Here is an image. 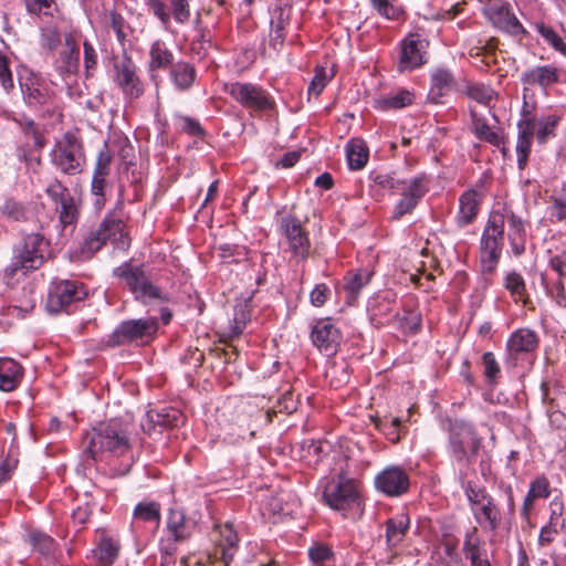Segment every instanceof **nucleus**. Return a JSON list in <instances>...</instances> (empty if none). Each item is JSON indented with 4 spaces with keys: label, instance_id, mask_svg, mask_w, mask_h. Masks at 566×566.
Returning a JSON list of instances; mask_svg holds the SVG:
<instances>
[{
    "label": "nucleus",
    "instance_id": "obj_1",
    "mask_svg": "<svg viewBox=\"0 0 566 566\" xmlns=\"http://www.w3.org/2000/svg\"><path fill=\"white\" fill-rule=\"evenodd\" d=\"M509 223V240L514 255L525 250V228L523 220L512 211L491 212L481 239V263L483 271L492 272L500 260L504 239V226Z\"/></svg>",
    "mask_w": 566,
    "mask_h": 566
},
{
    "label": "nucleus",
    "instance_id": "obj_2",
    "mask_svg": "<svg viewBox=\"0 0 566 566\" xmlns=\"http://www.w3.org/2000/svg\"><path fill=\"white\" fill-rule=\"evenodd\" d=\"M85 453L93 460L118 458L130 449V438L125 426L116 420L99 423L84 438Z\"/></svg>",
    "mask_w": 566,
    "mask_h": 566
},
{
    "label": "nucleus",
    "instance_id": "obj_3",
    "mask_svg": "<svg viewBox=\"0 0 566 566\" xmlns=\"http://www.w3.org/2000/svg\"><path fill=\"white\" fill-rule=\"evenodd\" d=\"M124 222L114 216H107L99 226L91 230L85 237L81 252L88 258L111 242L117 249H126L129 245V238L124 231Z\"/></svg>",
    "mask_w": 566,
    "mask_h": 566
},
{
    "label": "nucleus",
    "instance_id": "obj_4",
    "mask_svg": "<svg viewBox=\"0 0 566 566\" xmlns=\"http://www.w3.org/2000/svg\"><path fill=\"white\" fill-rule=\"evenodd\" d=\"M48 245V241L40 233L25 235L12 262L7 266L6 275L13 277L19 272L24 275L28 271L39 269L43 264Z\"/></svg>",
    "mask_w": 566,
    "mask_h": 566
},
{
    "label": "nucleus",
    "instance_id": "obj_5",
    "mask_svg": "<svg viewBox=\"0 0 566 566\" xmlns=\"http://www.w3.org/2000/svg\"><path fill=\"white\" fill-rule=\"evenodd\" d=\"M465 494L478 524L484 530L496 531L501 524V512L494 499L483 488L469 483Z\"/></svg>",
    "mask_w": 566,
    "mask_h": 566
},
{
    "label": "nucleus",
    "instance_id": "obj_6",
    "mask_svg": "<svg viewBox=\"0 0 566 566\" xmlns=\"http://www.w3.org/2000/svg\"><path fill=\"white\" fill-rule=\"evenodd\" d=\"M226 92L241 106L254 112H265L274 107L272 95L253 83L234 82L226 85Z\"/></svg>",
    "mask_w": 566,
    "mask_h": 566
},
{
    "label": "nucleus",
    "instance_id": "obj_7",
    "mask_svg": "<svg viewBox=\"0 0 566 566\" xmlns=\"http://www.w3.org/2000/svg\"><path fill=\"white\" fill-rule=\"evenodd\" d=\"M114 273L124 281L136 300L143 303H149L165 298L163 291L148 281L145 272L140 268H134L125 263L115 269Z\"/></svg>",
    "mask_w": 566,
    "mask_h": 566
},
{
    "label": "nucleus",
    "instance_id": "obj_8",
    "mask_svg": "<svg viewBox=\"0 0 566 566\" xmlns=\"http://www.w3.org/2000/svg\"><path fill=\"white\" fill-rule=\"evenodd\" d=\"M52 160L64 174L81 172L85 161L81 142L74 135L65 134L53 149Z\"/></svg>",
    "mask_w": 566,
    "mask_h": 566
},
{
    "label": "nucleus",
    "instance_id": "obj_9",
    "mask_svg": "<svg viewBox=\"0 0 566 566\" xmlns=\"http://www.w3.org/2000/svg\"><path fill=\"white\" fill-rule=\"evenodd\" d=\"M323 500L333 510H348L358 501L357 485L353 479L339 475L325 484Z\"/></svg>",
    "mask_w": 566,
    "mask_h": 566
},
{
    "label": "nucleus",
    "instance_id": "obj_10",
    "mask_svg": "<svg viewBox=\"0 0 566 566\" xmlns=\"http://www.w3.org/2000/svg\"><path fill=\"white\" fill-rule=\"evenodd\" d=\"M157 327V319L155 317L127 319L114 329L109 337V343L113 346H118L133 342H145L155 335Z\"/></svg>",
    "mask_w": 566,
    "mask_h": 566
},
{
    "label": "nucleus",
    "instance_id": "obj_11",
    "mask_svg": "<svg viewBox=\"0 0 566 566\" xmlns=\"http://www.w3.org/2000/svg\"><path fill=\"white\" fill-rule=\"evenodd\" d=\"M86 295L84 286L76 281H59L52 283L46 307L50 313H59L72 303L82 301Z\"/></svg>",
    "mask_w": 566,
    "mask_h": 566
},
{
    "label": "nucleus",
    "instance_id": "obj_12",
    "mask_svg": "<svg viewBox=\"0 0 566 566\" xmlns=\"http://www.w3.org/2000/svg\"><path fill=\"white\" fill-rule=\"evenodd\" d=\"M45 191L51 200L56 205L61 224L63 227L74 224L78 217V205L71 196L70 190L59 180H53L48 185Z\"/></svg>",
    "mask_w": 566,
    "mask_h": 566
},
{
    "label": "nucleus",
    "instance_id": "obj_13",
    "mask_svg": "<svg viewBox=\"0 0 566 566\" xmlns=\"http://www.w3.org/2000/svg\"><path fill=\"white\" fill-rule=\"evenodd\" d=\"M400 46L399 72L412 71L426 63L428 42L420 34H409Z\"/></svg>",
    "mask_w": 566,
    "mask_h": 566
},
{
    "label": "nucleus",
    "instance_id": "obj_14",
    "mask_svg": "<svg viewBox=\"0 0 566 566\" xmlns=\"http://www.w3.org/2000/svg\"><path fill=\"white\" fill-rule=\"evenodd\" d=\"M375 486L388 496H400L409 490V475L401 467L389 465L376 475Z\"/></svg>",
    "mask_w": 566,
    "mask_h": 566
},
{
    "label": "nucleus",
    "instance_id": "obj_15",
    "mask_svg": "<svg viewBox=\"0 0 566 566\" xmlns=\"http://www.w3.org/2000/svg\"><path fill=\"white\" fill-rule=\"evenodd\" d=\"M280 229L284 234L293 255L300 259L307 258L310 253V240L301 221L293 216H285L280 220Z\"/></svg>",
    "mask_w": 566,
    "mask_h": 566
},
{
    "label": "nucleus",
    "instance_id": "obj_16",
    "mask_svg": "<svg viewBox=\"0 0 566 566\" xmlns=\"http://www.w3.org/2000/svg\"><path fill=\"white\" fill-rule=\"evenodd\" d=\"M488 14L490 21L495 28L518 41L528 35V32L518 21L509 3L490 7Z\"/></svg>",
    "mask_w": 566,
    "mask_h": 566
},
{
    "label": "nucleus",
    "instance_id": "obj_17",
    "mask_svg": "<svg viewBox=\"0 0 566 566\" xmlns=\"http://www.w3.org/2000/svg\"><path fill=\"white\" fill-rule=\"evenodd\" d=\"M397 190L401 192V199L395 206L394 218L400 219L416 208L427 192V187L422 177H416L402 182Z\"/></svg>",
    "mask_w": 566,
    "mask_h": 566
},
{
    "label": "nucleus",
    "instance_id": "obj_18",
    "mask_svg": "<svg viewBox=\"0 0 566 566\" xmlns=\"http://www.w3.org/2000/svg\"><path fill=\"white\" fill-rule=\"evenodd\" d=\"M219 539L213 554L208 556L210 566H229L238 546V536L231 524L219 527Z\"/></svg>",
    "mask_w": 566,
    "mask_h": 566
},
{
    "label": "nucleus",
    "instance_id": "obj_19",
    "mask_svg": "<svg viewBox=\"0 0 566 566\" xmlns=\"http://www.w3.org/2000/svg\"><path fill=\"white\" fill-rule=\"evenodd\" d=\"M311 338L319 352L332 356L337 352L340 332L331 319H321L313 326Z\"/></svg>",
    "mask_w": 566,
    "mask_h": 566
},
{
    "label": "nucleus",
    "instance_id": "obj_20",
    "mask_svg": "<svg viewBox=\"0 0 566 566\" xmlns=\"http://www.w3.org/2000/svg\"><path fill=\"white\" fill-rule=\"evenodd\" d=\"M479 448V439L473 429L467 423H454L450 432V452L454 459L462 461L467 458L468 451Z\"/></svg>",
    "mask_w": 566,
    "mask_h": 566
},
{
    "label": "nucleus",
    "instance_id": "obj_21",
    "mask_svg": "<svg viewBox=\"0 0 566 566\" xmlns=\"http://www.w3.org/2000/svg\"><path fill=\"white\" fill-rule=\"evenodd\" d=\"M115 82L129 98H138L144 93L136 66L129 59L115 64Z\"/></svg>",
    "mask_w": 566,
    "mask_h": 566
},
{
    "label": "nucleus",
    "instance_id": "obj_22",
    "mask_svg": "<svg viewBox=\"0 0 566 566\" xmlns=\"http://www.w3.org/2000/svg\"><path fill=\"white\" fill-rule=\"evenodd\" d=\"M24 99L29 105L46 104L52 97V91L40 76L31 73L21 82Z\"/></svg>",
    "mask_w": 566,
    "mask_h": 566
},
{
    "label": "nucleus",
    "instance_id": "obj_23",
    "mask_svg": "<svg viewBox=\"0 0 566 566\" xmlns=\"http://www.w3.org/2000/svg\"><path fill=\"white\" fill-rule=\"evenodd\" d=\"M536 123L534 117H526L517 123L516 154L520 169H524L531 153L532 138L534 136Z\"/></svg>",
    "mask_w": 566,
    "mask_h": 566
},
{
    "label": "nucleus",
    "instance_id": "obj_24",
    "mask_svg": "<svg viewBox=\"0 0 566 566\" xmlns=\"http://www.w3.org/2000/svg\"><path fill=\"white\" fill-rule=\"evenodd\" d=\"M483 198L482 191L472 188L464 191L459 199V212L457 224L461 228L469 226L475 219L480 202Z\"/></svg>",
    "mask_w": 566,
    "mask_h": 566
},
{
    "label": "nucleus",
    "instance_id": "obj_25",
    "mask_svg": "<svg viewBox=\"0 0 566 566\" xmlns=\"http://www.w3.org/2000/svg\"><path fill=\"white\" fill-rule=\"evenodd\" d=\"M182 421L184 417L178 410H149L142 421V429L151 434L156 427H177Z\"/></svg>",
    "mask_w": 566,
    "mask_h": 566
},
{
    "label": "nucleus",
    "instance_id": "obj_26",
    "mask_svg": "<svg viewBox=\"0 0 566 566\" xmlns=\"http://www.w3.org/2000/svg\"><path fill=\"white\" fill-rule=\"evenodd\" d=\"M60 74L75 73L80 64V51L72 33L64 36V48L55 62Z\"/></svg>",
    "mask_w": 566,
    "mask_h": 566
},
{
    "label": "nucleus",
    "instance_id": "obj_27",
    "mask_svg": "<svg viewBox=\"0 0 566 566\" xmlns=\"http://www.w3.org/2000/svg\"><path fill=\"white\" fill-rule=\"evenodd\" d=\"M410 526L409 515L400 512L386 522V545L389 549L396 548L406 537Z\"/></svg>",
    "mask_w": 566,
    "mask_h": 566
},
{
    "label": "nucleus",
    "instance_id": "obj_28",
    "mask_svg": "<svg viewBox=\"0 0 566 566\" xmlns=\"http://www.w3.org/2000/svg\"><path fill=\"white\" fill-rule=\"evenodd\" d=\"M195 530V524L190 522L180 510H170L167 518L166 531L175 541L188 539Z\"/></svg>",
    "mask_w": 566,
    "mask_h": 566
},
{
    "label": "nucleus",
    "instance_id": "obj_29",
    "mask_svg": "<svg viewBox=\"0 0 566 566\" xmlns=\"http://www.w3.org/2000/svg\"><path fill=\"white\" fill-rule=\"evenodd\" d=\"M23 377L22 366L14 359L0 358V390L12 391L21 382Z\"/></svg>",
    "mask_w": 566,
    "mask_h": 566
},
{
    "label": "nucleus",
    "instance_id": "obj_30",
    "mask_svg": "<svg viewBox=\"0 0 566 566\" xmlns=\"http://www.w3.org/2000/svg\"><path fill=\"white\" fill-rule=\"evenodd\" d=\"M459 90L455 77L444 67H438L431 73V97L437 101L451 92Z\"/></svg>",
    "mask_w": 566,
    "mask_h": 566
},
{
    "label": "nucleus",
    "instance_id": "obj_31",
    "mask_svg": "<svg viewBox=\"0 0 566 566\" xmlns=\"http://www.w3.org/2000/svg\"><path fill=\"white\" fill-rule=\"evenodd\" d=\"M551 494L549 482L545 476H537L530 484V489L524 499L521 515L524 520L530 518L531 510L533 509L534 502L538 499H546Z\"/></svg>",
    "mask_w": 566,
    "mask_h": 566
},
{
    "label": "nucleus",
    "instance_id": "obj_32",
    "mask_svg": "<svg viewBox=\"0 0 566 566\" xmlns=\"http://www.w3.org/2000/svg\"><path fill=\"white\" fill-rule=\"evenodd\" d=\"M174 53L163 40L153 42L149 49L148 69L150 72L166 70L174 64Z\"/></svg>",
    "mask_w": 566,
    "mask_h": 566
},
{
    "label": "nucleus",
    "instance_id": "obj_33",
    "mask_svg": "<svg viewBox=\"0 0 566 566\" xmlns=\"http://www.w3.org/2000/svg\"><path fill=\"white\" fill-rule=\"evenodd\" d=\"M169 77L178 91H187L196 80V70L190 63L178 61L171 65Z\"/></svg>",
    "mask_w": 566,
    "mask_h": 566
},
{
    "label": "nucleus",
    "instance_id": "obj_34",
    "mask_svg": "<svg viewBox=\"0 0 566 566\" xmlns=\"http://www.w3.org/2000/svg\"><path fill=\"white\" fill-rule=\"evenodd\" d=\"M522 81L527 85L547 87L558 81V74L553 66L541 65L523 73Z\"/></svg>",
    "mask_w": 566,
    "mask_h": 566
},
{
    "label": "nucleus",
    "instance_id": "obj_35",
    "mask_svg": "<svg viewBox=\"0 0 566 566\" xmlns=\"http://www.w3.org/2000/svg\"><path fill=\"white\" fill-rule=\"evenodd\" d=\"M346 157L348 167L352 170H358L366 166L369 151L366 143L359 138L350 139L346 145Z\"/></svg>",
    "mask_w": 566,
    "mask_h": 566
},
{
    "label": "nucleus",
    "instance_id": "obj_36",
    "mask_svg": "<svg viewBox=\"0 0 566 566\" xmlns=\"http://www.w3.org/2000/svg\"><path fill=\"white\" fill-rule=\"evenodd\" d=\"M537 335L528 328H520L514 332L507 342V348L514 353H528L536 348Z\"/></svg>",
    "mask_w": 566,
    "mask_h": 566
},
{
    "label": "nucleus",
    "instance_id": "obj_37",
    "mask_svg": "<svg viewBox=\"0 0 566 566\" xmlns=\"http://www.w3.org/2000/svg\"><path fill=\"white\" fill-rule=\"evenodd\" d=\"M373 273L367 269H361L355 273H349L345 277L344 289L347 293V303L356 301L363 287L369 284Z\"/></svg>",
    "mask_w": 566,
    "mask_h": 566
},
{
    "label": "nucleus",
    "instance_id": "obj_38",
    "mask_svg": "<svg viewBox=\"0 0 566 566\" xmlns=\"http://www.w3.org/2000/svg\"><path fill=\"white\" fill-rule=\"evenodd\" d=\"M134 520L154 523L156 527L160 524V504L157 502H139L133 512Z\"/></svg>",
    "mask_w": 566,
    "mask_h": 566
},
{
    "label": "nucleus",
    "instance_id": "obj_39",
    "mask_svg": "<svg viewBox=\"0 0 566 566\" xmlns=\"http://www.w3.org/2000/svg\"><path fill=\"white\" fill-rule=\"evenodd\" d=\"M119 552V545L112 538H103L96 549L93 552L95 557L104 566H109L117 558Z\"/></svg>",
    "mask_w": 566,
    "mask_h": 566
},
{
    "label": "nucleus",
    "instance_id": "obj_40",
    "mask_svg": "<svg viewBox=\"0 0 566 566\" xmlns=\"http://www.w3.org/2000/svg\"><path fill=\"white\" fill-rule=\"evenodd\" d=\"M412 103V96L408 91L384 96L376 101V107L382 111L402 108Z\"/></svg>",
    "mask_w": 566,
    "mask_h": 566
},
{
    "label": "nucleus",
    "instance_id": "obj_41",
    "mask_svg": "<svg viewBox=\"0 0 566 566\" xmlns=\"http://www.w3.org/2000/svg\"><path fill=\"white\" fill-rule=\"evenodd\" d=\"M558 122L559 117L556 115H549L535 120L536 127L534 135L539 144H545L549 137L554 136Z\"/></svg>",
    "mask_w": 566,
    "mask_h": 566
},
{
    "label": "nucleus",
    "instance_id": "obj_42",
    "mask_svg": "<svg viewBox=\"0 0 566 566\" xmlns=\"http://www.w3.org/2000/svg\"><path fill=\"white\" fill-rule=\"evenodd\" d=\"M28 538L32 547L41 555H51L55 549L53 538L42 532L32 531L29 533Z\"/></svg>",
    "mask_w": 566,
    "mask_h": 566
},
{
    "label": "nucleus",
    "instance_id": "obj_43",
    "mask_svg": "<svg viewBox=\"0 0 566 566\" xmlns=\"http://www.w3.org/2000/svg\"><path fill=\"white\" fill-rule=\"evenodd\" d=\"M313 566H334V553L324 544H316L308 549Z\"/></svg>",
    "mask_w": 566,
    "mask_h": 566
},
{
    "label": "nucleus",
    "instance_id": "obj_44",
    "mask_svg": "<svg viewBox=\"0 0 566 566\" xmlns=\"http://www.w3.org/2000/svg\"><path fill=\"white\" fill-rule=\"evenodd\" d=\"M473 116V132L478 138L489 142L492 145L499 146L501 143L500 135L494 132L485 120L478 118L475 112Z\"/></svg>",
    "mask_w": 566,
    "mask_h": 566
},
{
    "label": "nucleus",
    "instance_id": "obj_45",
    "mask_svg": "<svg viewBox=\"0 0 566 566\" xmlns=\"http://www.w3.org/2000/svg\"><path fill=\"white\" fill-rule=\"evenodd\" d=\"M467 94L480 104L489 106L496 97L495 92L484 84H472L467 87Z\"/></svg>",
    "mask_w": 566,
    "mask_h": 566
},
{
    "label": "nucleus",
    "instance_id": "obj_46",
    "mask_svg": "<svg viewBox=\"0 0 566 566\" xmlns=\"http://www.w3.org/2000/svg\"><path fill=\"white\" fill-rule=\"evenodd\" d=\"M482 551H484V548L482 547V541L478 535V530L473 527L465 533V538L463 543V554L465 558H468Z\"/></svg>",
    "mask_w": 566,
    "mask_h": 566
},
{
    "label": "nucleus",
    "instance_id": "obj_47",
    "mask_svg": "<svg viewBox=\"0 0 566 566\" xmlns=\"http://www.w3.org/2000/svg\"><path fill=\"white\" fill-rule=\"evenodd\" d=\"M0 211L4 217L13 221H22L27 218L23 205L13 199H7L0 207Z\"/></svg>",
    "mask_w": 566,
    "mask_h": 566
},
{
    "label": "nucleus",
    "instance_id": "obj_48",
    "mask_svg": "<svg viewBox=\"0 0 566 566\" xmlns=\"http://www.w3.org/2000/svg\"><path fill=\"white\" fill-rule=\"evenodd\" d=\"M27 9L30 13L38 15H53L56 11L54 0H25Z\"/></svg>",
    "mask_w": 566,
    "mask_h": 566
},
{
    "label": "nucleus",
    "instance_id": "obj_49",
    "mask_svg": "<svg viewBox=\"0 0 566 566\" xmlns=\"http://www.w3.org/2000/svg\"><path fill=\"white\" fill-rule=\"evenodd\" d=\"M147 9L151 12L164 27L170 22V12L167 9L166 0H146Z\"/></svg>",
    "mask_w": 566,
    "mask_h": 566
},
{
    "label": "nucleus",
    "instance_id": "obj_50",
    "mask_svg": "<svg viewBox=\"0 0 566 566\" xmlns=\"http://www.w3.org/2000/svg\"><path fill=\"white\" fill-rule=\"evenodd\" d=\"M504 285L513 296L522 297L525 294L526 287L524 279L514 271L506 274Z\"/></svg>",
    "mask_w": 566,
    "mask_h": 566
},
{
    "label": "nucleus",
    "instance_id": "obj_51",
    "mask_svg": "<svg viewBox=\"0 0 566 566\" xmlns=\"http://www.w3.org/2000/svg\"><path fill=\"white\" fill-rule=\"evenodd\" d=\"M535 29L545 40V42L556 51H558L560 46L565 43L564 40L551 27L546 25L543 22L536 23Z\"/></svg>",
    "mask_w": 566,
    "mask_h": 566
},
{
    "label": "nucleus",
    "instance_id": "obj_52",
    "mask_svg": "<svg viewBox=\"0 0 566 566\" xmlns=\"http://www.w3.org/2000/svg\"><path fill=\"white\" fill-rule=\"evenodd\" d=\"M106 177L107 176L93 175L91 191L94 196V206L96 209H101L105 203Z\"/></svg>",
    "mask_w": 566,
    "mask_h": 566
},
{
    "label": "nucleus",
    "instance_id": "obj_53",
    "mask_svg": "<svg viewBox=\"0 0 566 566\" xmlns=\"http://www.w3.org/2000/svg\"><path fill=\"white\" fill-rule=\"evenodd\" d=\"M60 43H61V34L56 28L50 27V28L42 29L41 44L44 48H48L49 50L53 51L60 45Z\"/></svg>",
    "mask_w": 566,
    "mask_h": 566
},
{
    "label": "nucleus",
    "instance_id": "obj_54",
    "mask_svg": "<svg viewBox=\"0 0 566 566\" xmlns=\"http://www.w3.org/2000/svg\"><path fill=\"white\" fill-rule=\"evenodd\" d=\"M171 12L175 20L185 23L190 18L189 3L187 0H171Z\"/></svg>",
    "mask_w": 566,
    "mask_h": 566
},
{
    "label": "nucleus",
    "instance_id": "obj_55",
    "mask_svg": "<svg viewBox=\"0 0 566 566\" xmlns=\"http://www.w3.org/2000/svg\"><path fill=\"white\" fill-rule=\"evenodd\" d=\"M484 374L490 381H494L500 374V367L492 353H484L482 356Z\"/></svg>",
    "mask_w": 566,
    "mask_h": 566
},
{
    "label": "nucleus",
    "instance_id": "obj_56",
    "mask_svg": "<svg viewBox=\"0 0 566 566\" xmlns=\"http://www.w3.org/2000/svg\"><path fill=\"white\" fill-rule=\"evenodd\" d=\"M0 82L6 92H10L14 87L9 61L2 54H0Z\"/></svg>",
    "mask_w": 566,
    "mask_h": 566
},
{
    "label": "nucleus",
    "instance_id": "obj_57",
    "mask_svg": "<svg viewBox=\"0 0 566 566\" xmlns=\"http://www.w3.org/2000/svg\"><path fill=\"white\" fill-rule=\"evenodd\" d=\"M112 157L108 153V150L103 149L98 153L96 158V164L94 168L95 176H108L109 174V165H111Z\"/></svg>",
    "mask_w": 566,
    "mask_h": 566
},
{
    "label": "nucleus",
    "instance_id": "obj_58",
    "mask_svg": "<svg viewBox=\"0 0 566 566\" xmlns=\"http://www.w3.org/2000/svg\"><path fill=\"white\" fill-rule=\"evenodd\" d=\"M327 84V76L323 67L316 69L315 75L310 83V94L319 95Z\"/></svg>",
    "mask_w": 566,
    "mask_h": 566
},
{
    "label": "nucleus",
    "instance_id": "obj_59",
    "mask_svg": "<svg viewBox=\"0 0 566 566\" xmlns=\"http://www.w3.org/2000/svg\"><path fill=\"white\" fill-rule=\"evenodd\" d=\"M560 527L554 525V523H547L541 528L538 536V544L546 546L551 544L559 533Z\"/></svg>",
    "mask_w": 566,
    "mask_h": 566
},
{
    "label": "nucleus",
    "instance_id": "obj_60",
    "mask_svg": "<svg viewBox=\"0 0 566 566\" xmlns=\"http://www.w3.org/2000/svg\"><path fill=\"white\" fill-rule=\"evenodd\" d=\"M370 2L379 14L388 19H395L398 15V9L389 0H370Z\"/></svg>",
    "mask_w": 566,
    "mask_h": 566
},
{
    "label": "nucleus",
    "instance_id": "obj_61",
    "mask_svg": "<svg viewBox=\"0 0 566 566\" xmlns=\"http://www.w3.org/2000/svg\"><path fill=\"white\" fill-rule=\"evenodd\" d=\"M549 216L557 221L566 222V197L553 200L549 207Z\"/></svg>",
    "mask_w": 566,
    "mask_h": 566
},
{
    "label": "nucleus",
    "instance_id": "obj_62",
    "mask_svg": "<svg viewBox=\"0 0 566 566\" xmlns=\"http://www.w3.org/2000/svg\"><path fill=\"white\" fill-rule=\"evenodd\" d=\"M329 294V289L325 284H317L315 289L311 292V303L314 306H322Z\"/></svg>",
    "mask_w": 566,
    "mask_h": 566
},
{
    "label": "nucleus",
    "instance_id": "obj_63",
    "mask_svg": "<svg viewBox=\"0 0 566 566\" xmlns=\"http://www.w3.org/2000/svg\"><path fill=\"white\" fill-rule=\"evenodd\" d=\"M248 319L249 314L247 313V311L242 306H240V308H237L234 314V325L232 327V334L240 335Z\"/></svg>",
    "mask_w": 566,
    "mask_h": 566
},
{
    "label": "nucleus",
    "instance_id": "obj_64",
    "mask_svg": "<svg viewBox=\"0 0 566 566\" xmlns=\"http://www.w3.org/2000/svg\"><path fill=\"white\" fill-rule=\"evenodd\" d=\"M549 263L559 276H566V251L552 256Z\"/></svg>",
    "mask_w": 566,
    "mask_h": 566
}]
</instances>
